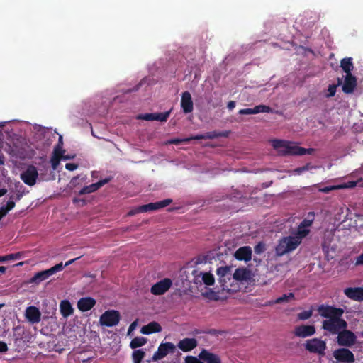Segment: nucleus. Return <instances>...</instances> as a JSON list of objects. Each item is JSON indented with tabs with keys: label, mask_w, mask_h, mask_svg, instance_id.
<instances>
[{
	"label": "nucleus",
	"mask_w": 363,
	"mask_h": 363,
	"mask_svg": "<svg viewBox=\"0 0 363 363\" xmlns=\"http://www.w3.org/2000/svg\"><path fill=\"white\" fill-rule=\"evenodd\" d=\"M198 342L195 338H184L177 344V347L184 352L191 351L196 348Z\"/></svg>",
	"instance_id": "4be33fe9"
},
{
	"label": "nucleus",
	"mask_w": 363,
	"mask_h": 363,
	"mask_svg": "<svg viewBox=\"0 0 363 363\" xmlns=\"http://www.w3.org/2000/svg\"><path fill=\"white\" fill-rule=\"evenodd\" d=\"M4 164V157L3 155L0 154V164Z\"/></svg>",
	"instance_id": "0e129e2a"
},
{
	"label": "nucleus",
	"mask_w": 363,
	"mask_h": 363,
	"mask_svg": "<svg viewBox=\"0 0 363 363\" xmlns=\"http://www.w3.org/2000/svg\"><path fill=\"white\" fill-rule=\"evenodd\" d=\"M22 255H23V252H21L6 255V261L19 259L22 257Z\"/></svg>",
	"instance_id": "37998d69"
},
{
	"label": "nucleus",
	"mask_w": 363,
	"mask_h": 363,
	"mask_svg": "<svg viewBox=\"0 0 363 363\" xmlns=\"http://www.w3.org/2000/svg\"><path fill=\"white\" fill-rule=\"evenodd\" d=\"M272 112V108L266 105H257L253 108H243L239 111L240 115H250L257 114L259 113H271Z\"/></svg>",
	"instance_id": "6ab92c4d"
},
{
	"label": "nucleus",
	"mask_w": 363,
	"mask_h": 363,
	"mask_svg": "<svg viewBox=\"0 0 363 363\" xmlns=\"http://www.w3.org/2000/svg\"><path fill=\"white\" fill-rule=\"evenodd\" d=\"M181 107L184 113H189L193 111L194 104L191 95L189 91H184L182 95Z\"/></svg>",
	"instance_id": "f3484780"
},
{
	"label": "nucleus",
	"mask_w": 363,
	"mask_h": 363,
	"mask_svg": "<svg viewBox=\"0 0 363 363\" xmlns=\"http://www.w3.org/2000/svg\"><path fill=\"white\" fill-rule=\"evenodd\" d=\"M272 145L282 156L311 155L314 152L313 148L306 149L286 140L274 139L272 140Z\"/></svg>",
	"instance_id": "f03ea898"
},
{
	"label": "nucleus",
	"mask_w": 363,
	"mask_h": 363,
	"mask_svg": "<svg viewBox=\"0 0 363 363\" xmlns=\"http://www.w3.org/2000/svg\"><path fill=\"white\" fill-rule=\"evenodd\" d=\"M78 178H79L78 177H73L72 181H71V183L74 185L75 182L78 179Z\"/></svg>",
	"instance_id": "338daca9"
},
{
	"label": "nucleus",
	"mask_w": 363,
	"mask_h": 363,
	"mask_svg": "<svg viewBox=\"0 0 363 363\" xmlns=\"http://www.w3.org/2000/svg\"><path fill=\"white\" fill-rule=\"evenodd\" d=\"M216 274L218 277V282L220 285V289L222 291H231V284L228 281H232V272L231 267L225 266L220 267L216 269Z\"/></svg>",
	"instance_id": "20e7f679"
},
{
	"label": "nucleus",
	"mask_w": 363,
	"mask_h": 363,
	"mask_svg": "<svg viewBox=\"0 0 363 363\" xmlns=\"http://www.w3.org/2000/svg\"><path fill=\"white\" fill-rule=\"evenodd\" d=\"M25 316L30 323L34 324L40 321L41 313L37 307L31 306L26 309Z\"/></svg>",
	"instance_id": "dca6fc26"
},
{
	"label": "nucleus",
	"mask_w": 363,
	"mask_h": 363,
	"mask_svg": "<svg viewBox=\"0 0 363 363\" xmlns=\"http://www.w3.org/2000/svg\"><path fill=\"white\" fill-rule=\"evenodd\" d=\"M266 250L265 244L262 242L257 243L254 247L255 253L260 255L263 253Z\"/></svg>",
	"instance_id": "a19ab883"
},
{
	"label": "nucleus",
	"mask_w": 363,
	"mask_h": 363,
	"mask_svg": "<svg viewBox=\"0 0 363 363\" xmlns=\"http://www.w3.org/2000/svg\"><path fill=\"white\" fill-rule=\"evenodd\" d=\"M15 202L13 201V196L10 197V200L7 201L6 206H3L2 207L4 208L5 211H6L7 213L12 210L15 207Z\"/></svg>",
	"instance_id": "a18cd8bd"
},
{
	"label": "nucleus",
	"mask_w": 363,
	"mask_h": 363,
	"mask_svg": "<svg viewBox=\"0 0 363 363\" xmlns=\"http://www.w3.org/2000/svg\"><path fill=\"white\" fill-rule=\"evenodd\" d=\"M21 197H22V194H18L16 195V200L18 201V200H20L21 199Z\"/></svg>",
	"instance_id": "774afa93"
},
{
	"label": "nucleus",
	"mask_w": 363,
	"mask_h": 363,
	"mask_svg": "<svg viewBox=\"0 0 363 363\" xmlns=\"http://www.w3.org/2000/svg\"><path fill=\"white\" fill-rule=\"evenodd\" d=\"M305 349L310 353L317 354L320 356L325 354L326 342L318 338H312L306 341Z\"/></svg>",
	"instance_id": "39448f33"
},
{
	"label": "nucleus",
	"mask_w": 363,
	"mask_h": 363,
	"mask_svg": "<svg viewBox=\"0 0 363 363\" xmlns=\"http://www.w3.org/2000/svg\"><path fill=\"white\" fill-rule=\"evenodd\" d=\"M312 316V311H303L298 314V318L300 320H305Z\"/></svg>",
	"instance_id": "79ce46f5"
},
{
	"label": "nucleus",
	"mask_w": 363,
	"mask_h": 363,
	"mask_svg": "<svg viewBox=\"0 0 363 363\" xmlns=\"http://www.w3.org/2000/svg\"><path fill=\"white\" fill-rule=\"evenodd\" d=\"M340 67L346 74H352L351 72L354 68L352 59L351 57L343 58L340 62Z\"/></svg>",
	"instance_id": "7c9ffc66"
},
{
	"label": "nucleus",
	"mask_w": 363,
	"mask_h": 363,
	"mask_svg": "<svg viewBox=\"0 0 363 363\" xmlns=\"http://www.w3.org/2000/svg\"><path fill=\"white\" fill-rule=\"evenodd\" d=\"M358 182H359L358 181H350V182H345L343 184L338 186L339 189H344V188H354L357 185Z\"/></svg>",
	"instance_id": "c03bdc74"
},
{
	"label": "nucleus",
	"mask_w": 363,
	"mask_h": 363,
	"mask_svg": "<svg viewBox=\"0 0 363 363\" xmlns=\"http://www.w3.org/2000/svg\"><path fill=\"white\" fill-rule=\"evenodd\" d=\"M208 259V256L200 255L196 257L195 258H194L191 262L194 263V264L199 265V264H206L207 262Z\"/></svg>",
	"instance_id": "58836bf2"
},
{
	"label": "nucleus",
	"mask_w": 363,
	"mask_h": 363,
	"mask_svg": "<svg viewBox=\"0 0 363 363\" xmlns=\"http://www.w3.org/2000/svg\"><path fill=\"white\" fill-rule=\"evenodd\" d=\"M171 111H165L163 113H154V121L160 122H166L170 115Z\"/></svg>",
	"instance_id": "e433bc0d"
},
{
	"label": "nucleus",
	"mask_w": 363,
	"mask_h": 363,
	"mask_svg": "<svg viewBox=\"0 0 363 363\" xmlns=\"http://www.w3.org/2000/svg\"><path fill=\"white\" fill-rule=\"evenodd\" d=\"M60 313L64 318H67L71 315L74 309L70 303V302L67 300H63L61 301L60 305Z\"/></svg>",
	"instance_id": "c85d7f7f"
},
{
	"label": "nucleus",
	"mask_w": 363,
	"mask_h": 363,
	"mask_svg": "<svg viewBox=\"0 0 363 363\" xmlns=\"http://www.w3.org/2000/svg\"><path fill=\"white\" fill-rule=\"evenodd\" d=\"M314 217L315 213L313 212H309L307 217L304 218L299 225L303 228H308L313 224Z\"/></svg>",
	"instance_id": "f704fd0d"
},
{
	"label": "nucleus",
	"mask_w": 363,
	"mask_h": 363,
	"mask_svg": "<svg viewBox=\"0 0 363 363\" xmlns=\"http://www.w3.org/2000/svg\"><path fill=\"white\" fill-rule=\"evenodd\" d=\"M345 294L350 298L354 301L363 300V288H347L344 291Z\"/></svg>",
	"instance_id": "bb28decb"
},
{
	"label": "nucleus",
	"mask_w": 363,
	"mask_h": 363,
	"mask_svg": "<svg viewBox=\"0 0 363 363\" xmlns=\"http://www.w3.org/2000/svg\"><path fill=\"white\" fill-rule=\"evenodd\" d=\"M347 326V322L342 318L325 320L323 322V328L331 334H338L342 329Z\"/></svg>",
	"instance_id": "423d86ee"
},
{
	"label": "nucleus",
	"mask_w": 363,
	"mask_h": 363,
	"mask_svg": "<svg viewBox=\"0 0 363 363\" xmlns=\"http://www.w3.org/2000/svg\"><path fill=\"white\" fill-rule=\"evenodd\" d=\"M8 213L6 212V211H5L4 208H3L2 206L0 207V220L4 217L6 216V215Z\"/></svg>",
	"instance_id": "13d9d810"
},
{
	"label": "nucleus",
	"mask_w": 363,
	"mask_h": 363,
	"mask_svg": "<svg viewBox=\"0 0 363 363\" xmlns=\"http://www.w3.org/2000/svg\"><path fill=\"white\" fill-rule=\"evenodd\" d=\"M64 152L63 150H60L58 152L57 148H55V155L51 158L50 162L52 164V169L55 170L57 169V166L60 164V157Z\"/></svg>",
	"instance_id": "72a5a7b5"
},
{
	"label": "nucleus",
	"mask_w": 363,
	"mask_h": 363,
	"mask_svg": "<svg viewBox=\"0 0 363 363\" xmlns=\"http://www.w3.org/2000/svg\"><path fill=\"white\" fill-rule=\"evenodd\" d=\"M176 350V346L172 342H162L159 345L157 350L154 353L152 359L153 361L160 360L167 354L174 353Z\"/></svg>",
	"instance_id": "1a4fd4ad"
},
{
	"label": "nucleus",
	"mask_w": 363,
	"mask_h": 363,
	"mask_svg": "<svg viewBox=\"0 0 363 363\" xmlns=\"http://www.w3.org/2000/svg\"><path fill=\"white\" fill-rule=\"evenodd\" d=\"M293 298H294V294L293 293H289V294H284L283 296L277 298L273 301V303L278 304L281 303H287Z\"/></svg>",
	"instance_id": "4c0bfd02"
},
{
	"label": "nucleus",
	"mask_w": 363,
	"mask_h": 363,
	"mask_svg": "<svg viewBox=\"0 0 363 363\" xmlns=\"http://www.w3.org/2000/svg\"><path fill=\"white\" fill-rule=\"evenodd\" d=\"M6 270V269L5 267H3V266L0 267V272L1 273H5Z\"/></svg>",
	"instance_id": "69168bd1"
},
{
	"label": "nucleus",
	"mask_w": 363,
	"mask_h": 363,
	"mask_svg": "<svg viewBox=\"0 0 363 363\" xmlns=\"http://www.w3.org/2000/svg\"><path fill=\"white\" fill-rule=\"evenodd\" d=\"M9 350L7 344L4 342L0 341V353L6 352Z\"/></svg>",
	"instance_id": "6e6d98bb"
},
{
	"label": "nucleus",
	"mask_w": 363,
	"mask_h": 363,
	"mask_svg": "<svg viewBox=\"0 0 363 363\" xmlns=\"http://www.w3.org/2000/svg\"><path fill=\"white\" fill-rule=\"evenodd\" d=\"M64 269L62 262L57 264L54 267L43 271L37 272L28 281V284H39L43 281L46 280L52 274L62 271Z\"/></svg>",
	"instance_id": "7ed1b4c3"
},
{
	"label": "nucleus",
	"mask_w": 363,
	"mask_h": 363,
	"mask_svg": "<svg viewBox=\"0 0 363 363\" xmlns=\"http://www.w3.org/2000/svg\"><path fill=\"white\" fill-rule=\"evenodd\" d=\"M143 212H146V211H143L141 208V206L134 208V209H132L130 210L128 213V216H133V215H135L137 213H143Z\"/></svg>",
	"instance_id": "3c124183"
},
{
	"label": "nucleus",
	"mask_w": 363,
	"mask_h": 363,
	"mask_svg": "<svg viewBox=\"0 0 363 363\" xmlns=\"http://www.w3.org/2000/svg\"><path fill=\"white\" fill-rule=\"evenodd\" d=\"M354 264L357 267L363 266V252L354 258Z\"/></svg>",
	"instance_id": "603ef678"
},
{
	"label": "nucleus",
	"mask_w": 363,
	"mask_h": 363,
	"mask_svg": "<svg viewBox=\"0 0 363 363\" xmlns=\"http://www.w3.org/2000/svg\"><path fill=\"white\" fill-rule=\"evenodd\" d=\"M147 338L144 337H135L131 340L130 347L132 349H135L145 345L147 343Z\"/></svg>",
	"instance_id": "473e14b6"
},
{
	"label": "nucleus",
	"mask_w": 363,
	"mask_h": 363,
	"mask_svg": "<svg viewBox=\"0 0 363 363\" xmlns=\"http://www.w3.org/2000/svg\"><path fill=\"white\" fill-rule=\"evenodd\" d=\"M235 257L238 260L248 262L252 258V249L250 246H244L238 248L235 252Z\"/></svg>",
	"instance_id": "393cba45"
},
{
	"label": "nucleus",
	"mask_w": 363,
	"mask_h": 363,
	"mask_svg": "<svg viewBox=\"0 0 363 363\" xmlns=\"http://www.w3.org/2000/svg\"><path fill=\"white\" fill-rule=\"evenodd\" d=\"M120 319L121 315L118 311L109 310L101 315L99 321L101 325L113 327L118 324Z\"/></svg>",
	"instance_id": "0eeeda50"
},
{
	"label": "nucleus",
	"mask_w": 363,
	"mask_h": 363,
	"mask_svg": "<svg viewBox=\"0 0 363 363\" xmlns=\"http://www.w3.org/2000/svg\"><path fill=\"white\" fill-rule=\"evenodd\" d=\"M310 232L308 228L298 225L294 236H287L281 239L275 247V252L278 256H282L294 250L301 242L303 238Z\"/></svg>",
	"instance_id": "f257e3e1"
},
{
	"label": "nucleus",
	"mask_w": 363,
	"mask_h": 363,
	"mask_svg": "<svg viewBox=\"0 0 363 363\" xmlns=\"http://www.w3.org/2000/svg\"><path fill=\"white\" fill-rule=\"evenodd\" d=\"M194 277V283L198 284H205L206 286H213L215 283V278L211 272H203L198 270L192 272Z\"/></svg>",
	"instance_id": "9d476101"
},
{
	"label": "nucleus",
	"mask_w": 363,
	"mask_h": 363,
	"mask_svg": "<svg viewBox=\"0 0 363 363\" xmlns=\"http://www.w3.org/2000/svg\"><path fill=\"white\" fill-rule=\"evenodd\" d=\"M311 168L309 163L306 164V165L296 168L291 171V172L294 174H301L303 172L309 170Z\"/></svg>",
	"instance_id": "ea45409f"
},
{
	"label": "nucleus",
	"mask_w": 363,
	"mask_h": 363,
	"mask_svg": "<svg viewBox=\"0 0 363 363\" xmlns=\"http://www.w3.org/2000/svg\"><path fill=\"white\" fill-rule=\"evenodd\" d=\"M203 139L206 140L205 133L204 134H198V135L191 136L190 138H184V141L185 143H188L192 140H203Z\"/></svg>",
	"instance_id": "8fccbe9b"
},
{
	"label": "nucleus",
	"mask_w": 363,
	"mask_h": 363,
	"mask_svg": "<svg viewBox=\"0 0 363 363\" xmlns=\"http://www.w3.org/2000/svg\"><path fill=\"white\" fill-rule=\"evenodd\" d=\"M136 325H137L136 321H135L130 324V325L128 328V333H130L132 330H133L135 328Z\"/></svg>",
	"instance_id": "680f3d73"
},
{
	"label": "nucleus",
	"mask_w": 363,
	"mask_h": 363,
	"mask_svg": "<svg viewBox=\"0 0 363 363\" xmlns=\"http://www.w3.org/2000/svg\"><path fill=\"white\" fill-rule=\"evenodd\" d=\"M337 85L335 84H330L328 87V94H326L327 97L334 96L336 93Z\"/></svg>",
	"instance_id": "49530a36"
},
{
	"label": "nucleus",
	"mask_w": 363,
	"mask_h": 363,
	"mask_svg": "<svg viewBox=\"0 0 363 363\" xmlns=\"http://www.w3.org/2000/svg\"><path fill=\"white\" fill-rule=\"evenodd\" d=\"M172 203V199H166L162 201H157L155 203H150L145 205H142L141 208L143 211H156L164 208Z\"/></svg>",
	"instance_id": "a211bd4d"
},
{
	"label": "nucleus",
	"mask_w": 363,
	"mask_h": 363,
	"mask_svg": "<svg viewBox=\"0 0 363 363\" xmlns=\"http://www.w3.org/2000/svg\"><path fill=\"white\" fill-rule=\"evenodd\" d=\"M318 311L322 317L328 318V320L341 318L344 313L342 308L331 306L321 305L318 307Z\"/></svg>",
	"instance_id": "6e6552de"
},
{
	"label": "nucleus",
	"mask_w": 363,
	"mask_h": 363,
	"mask_svg": "<svg viewBox=\"0 0 363 363\" xmlns=\"http://www.w3.org/2000/svg\"><path fill=\"white\" fill-rule=\"evenodd\" d=\"M334 189H339L338 186H325L324 188L321 189L320 191L323 193H329L330 191Z\"/></svg>",
	"instance_id": "864d4df0"
},
{
	"label": "nucleus",
	"mask_w": 363,
	"mask_h": 363,
	"mask_svg": "<svg viewBox=\"0 0 363 363\" xmlns=\"http://www.w3.org/2000/svg\"><path fill=\"white\" fill-rule=\"evenodd\" d=\"M38 177V172L33 165L28 166L26 170L21 174V180L30 186L35 184Z\"/></svg>",
	"instance_id": "f8f14e48"
},
{
	"label": "nucleus",
	"mask_w": 363,
	"mask_h": 363,
	"mask_svg": "<svg viewBox=\"0 0 363 363\" xmlns=\"http://www.w3.org/2000/svg\"><path fill=\"white\" fill-rule=\"evenodd\" d=\"M249 272L246 269L238 268L235 270V272L232 274V281H245L248 279Z\"/></svg>",
	"instance_id": "c756f323"
},
{
	"label": "nucleus",
	"mask_w": 363,
	"mask_h": 363,
	"mask_svg": "<svg viewBox=\"0 0 363 363\" xmlns=\"http://www.w3.org/2000/svg\"><path fill=\"white\" fill-rule=\"evenodd\" d=\"M335 359L342 363H353L355 360L354 354L347 348H340L334 351Z\"/></svg>",
	"instance_id": "4468645a"
},
{
	"label": "nucleus",
	"mask_w": 363,
	"mask_h": 363,
	"mask_svg": "<svg viewBox=\"0 0 363 363\" xmlns=\"http://www.w3.org/2000/svg\"><path fill=\"white\" fill-rule=\"evenodd\" d=\"M162 330V326L157 322L152 321L143 326L140 332L145 335H150L155 333H160Z\"/></svg>",
	"instance_id": "cd10ccee"
},
{
	"label": "nucleus",
	"mask_w": 363,
	"mask_h": 363,
	"mask_svg": "<svg viewBox=\"0 0 363 363\" xmlns=\"http://www.w3.org/2000/svg\"><path fill=\"white\" fill-rule=\"evenodd\" d=\"M357 79L352 74H346L344 84L342 85V91L345 94H351L354 91L357 86Z\"/></svg>",
	"instance_id": "412c9836"
},
{
	"label": "nucleus",
	"mask_w": 363,
	"mask_h": 363,
	"mask_svg": "<svg viewBox=\"0 0 363 363\" xmlns=\"http://www.w3.org/2000/svg\"><path fill=\"white\" fill-rule=\"evenodd\" d=\"M109 181H110L109 178H106L104 179L99 180L96 183H94L89 186H84L79 191V194L84 195V194H87L95 192L99 189H100L101 186H103L106 184L108 183Z\"/></svg>",
	"instance_id": "aec40b11"
},
{
	"label": "nucleus",
	"mask_w": 363,
	"mask_h": 363,
	"mask_svg": "<svg viewBox=\"0 0 363 363\" xmlns=\"http://www.w3.org/2000/svg\"><path fill=\"white\" fill-rule=\"evenodd\" d=\"M80 257H77V258H74V259H70V260H69V261L66 262H65V264H63L64 267H67V266H69V265H70V264H73L76 260L79 259Z\"/></svg>",
	"instance_id": "bf43d9fd"
},
{
	"label": "nucleus",
	"mask_w": 363,
	"mask_h": 363,
	"mask_svg": "<svg viewBox=\"0 0 363 363\" xmlns=\"http://www.w3.org/2000/svg\"><path fill=\"white\" fill-rule=\"evenodd\" d=\"M357 340L355 334L348 330L342 329L338 333L337 343L340 346L351 347Z\"/></svg>",
	"instance_id": "9b49d317"
},
{
	"label": "nucleus",
	"mask_w": 363,
	"mask_h": 363,
	"mask_svg": "<svg viewBox=\"0 0 363 363\" xmlns=\"http://www.w3.org/2000/svg\"><path fill=\"white\" fill-rule=\"evenodd\" d=\"M96 300L91 297L81 298L77 302V308L82 312L91 310L96 305Z\"/></svg>",
	"instance_id": "5701e85b"
},
{
	"label": "nucleus",
	"mask_w": 363,
	"mask_h": 363,
	"mask_svg": "<svg viewBox=\"0 0 363 363\" xmlns=\"http://www.w3.org/2000/svg\"><path fill=\"white\" fill-rule=\"evenodd\" d=\"M185 363H204L201 359L194 356H187L185 358Z\"/></svg>",
	"instance_id": "de8ad7c7"
},
{
	"label": "nucleus",
	"mask_w": 363,
	"mask_h": 363,
	"mask_svg": "<svg viewBox=\"0 0 363 363\" xmlns=\"http://www.w3.org/2000/svg\"><path fill=\"white\" fill-rule=\"evenodd\" d=\"M77 167H78V164H77L75 163H67L65 164V168L69 171H74V170L77 169Z\"/></svg>",
	"instance_id": "5fc2aeb1"
},
{
	"label": "nucleus",
	"mask_w": 363,
	"mask_h": 363,
	"mask_svg": "<svg viewBox=\"0 0 363 363\" xmlns=\"http://www.w3.org/2000/svg\"><path fill=\"white\" fill-rule=\"evenodd\" d=\"M7 192V190L4 188L0 189V197L5 195Z\"/></svg>",
	"instance_id": "e2e57ef3"
},
{
	"label": "nucleus",
	"mask_w": 363,
	"mask_h": 363,
	"mask_svg": "<svg viewBox=\"0 0 363 363\" xmlns=\"http://www.w3.org/2000/svg\"><path fill=\"white\" fill-rule=\"evenodd\" d=\"M182 143H185L184 141V139L182 140V139H177H177H172V140H171L169 141L170 144H174V145H179V144Z\"/></svg>",
	"instance_id": "4d7b16f0"
},
{
	"label": "nucleus",
	"mask_w": 363,
	"mask_h": 363,
	"mask_svg": "<svg viewBox=\"0 0 363 363\" xmlns=\"http://www.w3.org/2000/svg\"><path fill=\"white\" fill-rule=\"evenodd\" d=\"M227 107L229 110H233L235 107V102L234 101H229Z\"/></svg>",
	"instance_id": "052dcab7"
},
{
	"label": "nucleus",
	"mask_w": 363,
	"mask_h": 363,
	"mask_svg": "<svg viewBox=\"0 0 363 363\" xmlns=\"http://www.w3.org/2000/svg\"><path fill=\"white\" fill-rule=\"evenodd\" d=\"M315 333V328L314 325H301L296 326L294 329V334L298 337H307L313 335Z\"/></svg>",
	"instance_id": "2eb2a0df"
},
{
	"label": "nucleus",
	"mask_w": 363,
	"mask_h": 363,
	"mask_svg": "<svg viewBox=\"0 0 363 363\" xmlns=\"http://www.w3.org/2000/svg\"><path fill=\"white\" fill-rule=\"evenodd\" d=\"M145 353L142 350H134L132 354L133 363H141L142 359L144 358Z\"/></svg>",
	"instance_id": "c9c22d12"
},
{
	"label": "nucleus",
	"mask_w": 363,
	"mask_h": 363,
	"mask_svg": "<svg viewBox=\"0 0 363 363\" xmlns=\"http://www.w3.org/2000/svg\"><path fill=\"white\" fill-rule=\"evenodd\" d=\"M172 285V281L169 278H164L153 284L150 289V292L156 296L162 295L170 289Z\"/></svg>",
	"instance_id": "ddd939ff"
},
{
	"label": "nucleus",
	"mask_w": 363,
	"mask_h": 363,
	"mask_svg": "<svg viewBox=\"0 0 363 363\" xmlns=\"http://www.w3.org/2000/svg\"><path fill=\"white\" fill-rule=\"evenodd\" d=\"M199 358L206 363H221L218 355L211 353L205 349H203L199 353Z\"/></svg>",
	"instance_id": "a878e982"
},
{
	"label": "nucleus",
	"mask_w": 363,
	"mask_h": 363,
	"mask_svg": "<svg viewBox=\"0 0 363 363\" xmlns=\"http://www.w3.org/2000/svg\"><path fill=\"white\" fill-rule=\"evenodd\" d=\"M138 118L148 121H154V113L139 115Z\"/></svg>",
	"instance_id": "09e8293b"
},
{
	"label": "nucleus",
	"mask_w": 363,
	"mask_h": 363,
	"mask_svg": "<svg viewBox=\"0 0 363 363\" xmlns=\"http://www.w3.org/2000/svg\"><path fill=\"white\" fill-rule=\"evenodd\" d=\"M354 259H353L350 255H346L342 257L339 262L338 267L340 268V271H347L349 269H353L356 266L354 264Z\"/></svg>",
	"instance_id": "b1692460"
},
{
	"label": "nucleus",
	"mask_w": 363,
	"mask_h": 363,
	"mask_svg": "<svg viewBox=\"0 0 363 363\" xmlns=\"http://www.w3.org/2000/svg\"><path fill=\"white\" fill-rule=\"evenodd\" d=\"M230 132L229 131H211V132H207L205 133L206 140L210 139L213 140L215 138H218L220 137H224L227 138L229 135Z\"/></svg>",
	"instance_id": "2f4dec72"
}]
</instances>
